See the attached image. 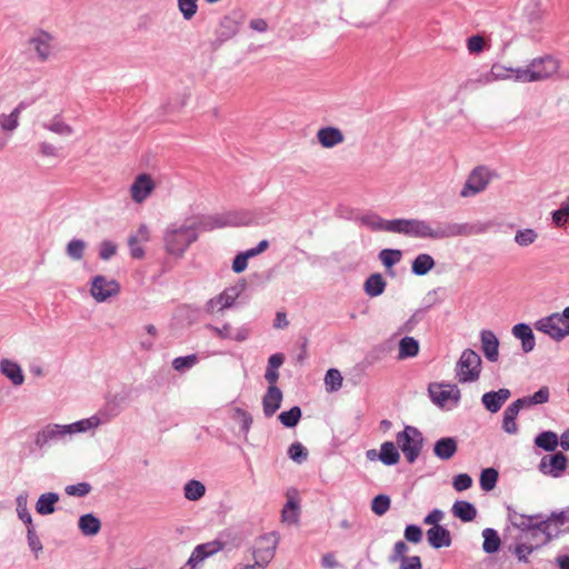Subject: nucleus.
<instances>
[{
  "mask_svg": "<svg viewBox=\"0 0 569 569\" xmlns=\"http://www.w3.org/2000/svg\"><path fill=\"white\" fill-rule=\"evenodd\" d=\"M206 493V486L198 480H189L183 487L184 498L189 501H198Z\"/></svg>",
  "mask_w": 569,
  "mask_h": 569,
  "instance_id": "58836bf2",
  "label": "nucleus"
},
{
  "mask_svg": "<svg viewBox=\"0 0 569 569\" xmlns=\"http://www.w3.org/2000/svg\"><path fill=\"white\" fill-rule=\"evenodd\" d=\"M512 335L521 340V347L525 352H530L536 346L532 329L527 323H518L512 327Z\"/></svg>",
  "mask_w": 569,
  "mask_h": 569,
  "instance_id": "bb28decb",
  "label": "nucleus"
},
{
  "mask_svg": "<svg viewBox=\"0 0 569 569\" xmlns=\"http://www.w3.org/2000/svg\"><path fill=\"white\" fill-rule=\"evenodd\" d=\"M282 401V392L277 386H269L262 399L263 413L271 417L280 408Z\"/></svg>",
  "mask_w": 569,
  "mask_h": 569,
  "instance_id": "b1692460",
  "label": "nucleus"
},
{
  "mask_svg": "<svg viewBox=\"0 0 569 569\" xmlns=\"http://www.w3.org/2000/svg\"><path fill=\"white\" fill-rule=\"evenodd\" d=\"M120 286L116 280H108L104 276H96L91 281L90 293L98 302H103L119 293Z\"/></svg>",
  "mask_w": 569,
  "mask_h": 569,
  "instance_id": "f8f14e48",
  "label": "nucleus"
},
{
  "mask_svg": "<svg viewBox=\"0 0 569 569\" xmlns=\"http://www.w3.org/2000/svg\"><path fill=\"white\" fill-rule=\"evenodd\" d=\"M17 513L18 518L28 527H32V517L28 510V498L27 495H20L17 497Z\"/></svg>",
  "mask_w": 569,
  "mask_h": 569,
  "instance_id": "79ce46f5",
  "label": "nucleus"
},
{
  "mask_svg": "<svg viewBox=\"0 0 569 569\" xmlns=\"http://www.w3.org/2000/svg\"><path fill=\"white\" fill-rule=\"evenodd\" d=\"M568 525L563 510L552 511L546 518L536 522V528L542 532L545 539L541 545H548L551 540L558 538L561 533L560 527Z\"/></svg>",
  "mask_w": 569,
  "mask_h": 569,
  "instance_id": "0eeeda50",
  "label": "nucleus"
},
{
  "mask_svg": "<svg viewBox=\"0 0 569 569\" xmlns=\"http://www.w3.org/2000/svg\"><path fill=\"white\" fill-rule=\"evenodd\" d=\"M298 490L295 488H290L287 491L288 501L283 506L281 511L282 521L289 523H296L299 519V503L297 500Z\"/></svg>",
  "mask_w": 569,
  "mask_h": 569,
  "instance_id": "4be33fe9",
  "label": "nucleus"
},
{
  "mask_svg": "<svg viewBox=\"0 0 569 569\" xmlns=\"http://www.w3.org/2000/svg\"><path fill=\"white\" fill-rule=\"evenodd\" d=\"M239 295L240 291L236 287L227 288L218 296L208 300L204 310L209 315L222 312L234 305Z\"/></svg>",
  "mask_w": 569,
  "mask_h": 569,
  "instance_id": "4468645a",
  "label": "nucleus"
},
{
  "mask_svg": "<svg viewBox=\"0 0 569 569\" xmlns=\"http://www.w3.org/2000/svg\"><path fill=\"white\" fill-rule=\"evenodd\" d=\"M288 455L297 463H301L307 460L308 451L300 442H293L288 449Z\"/></svg>",
  "mask_w": 569,
  "mask_h": 569,
  "instance_id": "6e6d98bb",
  "label": "nucleus"
},
{
  "mask_svg": "<svg viewBox=\"0 0 569 569\" xmlns=\"http://www.w3.org/2000/svg\"><path fill=\"white\" fill-rule=\"evenodd\" d=\"M516 68L493 63L490 71L483 76V82L489 83L497 80L513 79L516 81Z\"/></svg>",
  "mask_w": 569,
  "mask_h": 569,
  "instance_id": "c85d7f7f",
  "label": "nucleus"
},
{
  "mask_svg": "<svg viewBox=\"0 0 569 569\" xmlns=\"http://www.w3.org/2000/svg\"><path fill=\"white\" fill-rule=\"evenodd\" d=\"M402 252L399 249H382L379 252V260L387 268L391 269L395 264L400 262Z\"/></svg>",
  "mask_w": 569,
  "mask_h": 569,
  "instance_id": "37998d69",
  "label": "nucleus"
},
{
  "mask_svg": "<svg viewBox=\"0 0 569 569\" xmlns=\"http://www.w3.org/2000/svg\"><path fill=\"white\" fill-rule=\"evenodd\" d=\"M69 435L68 425H48L37 433L34 442L39 448H43L51 441L62 439Z\"/></svg>",
  "mask_w": 569,
  "mask_h": 569,
  "instance_id": "f3484780",
  "label": "nucleus"
},
{
  "mask_svg": "<svg viewBox=\"0 0 569 569\" xmlns=\"http://www.w3.org/2000/svg\"><path fill=\"white\" fill-rule=\"evenodd\" d=\"M400 561L399 569H422L419 556L405 557Z\"/></svg>",
  "mask_w": 569,
  "mask_h": 569,
  "instance_id": "774afa93",
  "label": "nucleus"
},
{
  "mask_svg": "<svg viewBox=\"0 0 569 569\" xmlns=\"http://www.w3.org/2000/svg\"><path fill=\"white\" fill-rule=\"evenodd\" d=\"M423 310H417L413 315L398 329V333L411 332L416 325L423 318Z\"/></svg>",
  "mask_w": 569,
  "mask_h": 569,
  "instance_id": "680f3d73",
  "label": "nucleus"
},
{
  "mask_svg": "<svg viewBox=\"0 0 569 569\" xmlns=\"http://www.w3.org/2000/svg\"><path fill=\"white\" fill-rule=\"evenodd\" d=\"M387 282L381 273L370 274L363 284V290L367 296L373 298L383 293Z\"/></svg>",
  "mask_w": 569,
  "mask_h": 569,
  "instance_id": "7c9ffc66",
  "label": "nucleus"
},
{
  "mask_svg": "<svg viewBox=\"0 0 569 569\" xmlns=\"http://www.w3.org/2000/svg\"><path fill=\"white\" fill-rule=\"evenodd\" d=\"M396 440L407 461L413 463L422 449V433L416 427L406 426L402 431L397 433Z\"/></svg>",
  "mask_w": 569,
  "mask_h": 569,
  "instance_id": "39448f33",
  "label": "nucleus"
},
{
  "mask_svg": "<svg viewBox=\"0 0 569 569\" xmlns=\"http://www.w3.org/2000/svg\"><path fill=\"white\" fill-rule=\"evenodd\" d=\"M156 189V182L149 173H139L130 186L129 192L133 202H144Z\"/></svg>",
  "mask_w": 569,
  "mask_h": 569,
  "instance_id": "9b49d317",
  "label": "nucleus"
},
{
  "mask_svg": "<svg viewBox=\"0 0 569 569\" xmlns=\"http://www.w3.org/2000/svg\"><path fill=\"white\" fill-rule=\"evenodd\" d=\"M559 443V439L553 431H543L535 439V445L546 451H553Z\"/></svg>",
  "mask_w": 569,
  "mask_h": 569,
  "instance_id": "ea45409f",
  "label": "nucleus"
},
{
  "mask_svg": "<svg viewBox=\"0 0 569 569\" xmlns=\"http://www.w3.org/2000/svg\"><path fill=\"white\" fill-rule=\"evenodd\" d=\"M317 139L323 148H333L343 142L345 136L337 127H322L317 132Z\"/></svg>",
  "mask_w": 569,
  "mask_h": 569,
  "instance_id": "412c9836",
  "label": "nucleus"
},
{
  "mask_svg": "<svg viewBox=\"0 0 569 569\" xmlns=\"http://www.w3.org/2000/svg\"><path fill=\"white\" fill-rule=\"evenodd\" d=\"M435 267L433 258L428 253L418 254L411 264V270L416 276H425Z\"/></svg>",
  "mask_w": 569,
  "mask_h": 569,
  "instance_id": "72a5a7b5",
  "label": "nucleus"
},
{
  "mask_svg": "<svg viewBox=\"0 0 569 569\" xmlns=\"http://www.w3.org/2000/svg\"><path fill=\"white\" fill-rule=\"evenodd\" d=\"M458 451V441L453 437H443L433 445V453L440 460L451 459Z\"/></svg>",
  "mask_w": 569,
  "mask_h": 569,
  "instance_id": "5701e85b",
  "label": "nucleus"
},
{
  "mask_svg": "<svg viewBox=\"0 0 569 569\" xmlns=\"http://www.w3.org/2000/svg\"><path fill=\"white\" fill-rule=\"evenodd\" d=\"M64 491L68 496L84 497L91 491V486L88 482H79L76 485L67 486Z\"/></svg>",
  "mask_w": 569,
  "mask_h": 569,
  "instance_id": "052dcab7",
  "label": "nucleus"
},
{
  "mask_svg": "<svg viewBox=\"0 0 569 569\" xmlns=\"http://www.w3.org/2000/svg\"><path fill=\"white\" fill-rule=\"evenodd\" d=\"M482 549L486 553H495L499 550L501 540L498 532L492 528H486L482 531Z\"/></svg>",
  "mask_w": 569,
  "mask_h": 569,
  "instance_id": "e433bc0d",
  "label": "nucleus"
},
{
  "mask_svg": "<svg viewBox=\"0 0 569 569\" xmlns=\"http://www.w3.org/2000/svg\"><path fill=\"white\" fill-rule=\"evenodd\" d=\"M210 218L214 229L224 228L227 226H237L241 223L240 219H238V214L234 212L214 214L210 216Z\"/></svg>",
  "mask_w": 569,
  "mask_h": 569,
  "instance_id": "c03bdc74",
  "label": "nucleus"
},
{
  "mask_svg": "<svg viewBox=\"0 0 569 569\" xmlns=\"http://www.w3.org/2000/svg\"><path fill=\"white\" fill-rule=\"evenodd\" d=\"M428 390L430 398L439 407H446L449 403L456 406L461 396L459 388L450 383L430 385Z\"/></svg>",
  "mask_w": 569,
  "mask_h": 569,
  "instance_id": "6e6552de",
  "label": "nucleus"
},
{
  "mask_svg": "<svg viewBox=\"0 0 569 569\" xmlns=\"http://www.w3.org/2000/svg\"><path fill=\"white\" fill-rule=\"evenodd\" d=\"M452 515L463 522H470L477 517L476 507L466 500L456 501L452 506Z\"/></svg>",
  "mask_w": 569,
  "mask_h": 569,
  "instance_id": "c756f323",
  "label": "nucleus"
},
{
  "mask_svg": "<svg viewBox=\"0 0 569 569\" xmlns=\"http://www.w3.org/2000/svg\"><path fill=\"white\" fill-rule=\"evenodd\" d=\"M541 515H532L527 516L522 513H518L512 508L508 507V520L512 523L513 527L520 529L521 531L526 532V536H529L530 539H536L538 537V532L540 531L537 529L536 522H532L533 520H541Z\"/></svg>",
  "mask_w": 569,
  "mask_h": 569,
  "instance_id": "2eb2a0df",
  "label": "nucleus"
},
{
  "mask_svg": "<svg viewBox=\"0 0 569 569\" xmlns=\"http://www.w3.org/2000/svg\"><path fill=\"white\" fill-rule=\"evenodd\" d=\"M178 8L186 20H191L198 10V0H178Z\"/></svg>",
  "mask_w": 569,
  "mask_h": 569,
  "instance_id": "5fc2aeb1",
  "label": "nucleus"
},
{
  "mask_svg": "<svg viewBox=\"0 0 569 569\" xmlns=\"http://www.w3.org/2000/svg\"><path fill=\"white\" fill-rule=\"evenodd\" d=\"M560 61L550 54L532 59L527 66L515 69L516 81L530 83L545 81L558 72Z\"/></svg>",
  "mask_w": 569,
  "mask_h": 569,
  "instance_id": "f03ea898",
  "label": "nucleus"
},
{
  "mask_svg": "<svg viewBox=\"0 0 569 569\" xmlns=\"http://www.w3.org/2000/svg\"><path fill=\"white\" fill-rule=\"evenodd\" d=\"M251 258L247 251L238 253L232 261V270L236 273L244 271L248 267V259Z\"/></svg>",
  "mask_w": 569,
  "mask_h": 569,
  "instance_id": "338daca9",
  "label": "nucleus"
},
{
  "mask_svg": "<svg viewBox=\"0 0 569 569\" xmlns=\"http://www.w3.org/2000/svg\"><path fill=\"white\" fill-rule=\"evenodd\" d=\"M27 539L30 549L34 552L36 557L42 550V543L36 533L34 526L27 528Z\"/></svg>",
  "mask_w": 569,
  "mask_h": 569,
  "instance_id": "0e129e2a",
  "label": "nucleus"
},
{
  "mask_svg": "<svg viewBox=\"0 0 569 569\" xmlns=\"http://www.w3.org/2000/svg\"><path fill=\"white\" fill-rule=\"evenodd\" d=\"M391 500L387 495H378L371 501V510L377 516H383L390 509Z\"/></svg>",
  "mask_w": 569,
  "mask_h": 569,
  "instance_id": "3c124183",
  "label": "nucleus"
},
{
  "mask_svg": "<svg viewBox=\"0 0 569 569\" xmlns=\"http://www.w3.org/2000/svg\"><path fill=\"white\" fill-rule=\"evenodd\" d=\"M472 478L468 473H459L453 478L452 486L457 491H463L471 487Z\"/></svg>",
  "mask_w": 569,
  "mask_h": 569,
  "instance_id": "69168bd1",
  "label": "nucleus"
},
{
  "mask_svg": "<svg viewBox=\"0 0 569 569\" xmlns=\"http://www.w3.org/2000/svg\"><path fill=\"white\" fill-rule=\"evenodd\" d=\"M521 541L517 542L512 549L513 555L518 559L519 562L527 563L529 561L528 557L533 551L538 550L543 545L540 543H532L531 541L533 539H530L529 536H521Z\"/></svg>",
  "mask_w": 569,
  "mask_h": 569,
  "instance_id": "a878e982",
  "label": "nucleus"
},
{
  "mask_svg": "<svg viewBox=\"0 0 569 569\" xmlns=\"http://www.w3.org/2000/svg\"><path fill=\"white\" fill-rule=\"evenodd\" d=\"M278 546V539L274 533L260 537L253 549L254 563L262 569L272 560Z\"/></svg>",
  "mask_w": 569,
  "mask_h": 569,
  "instance_id": "9d476101",
  "label": "nucleus"
},
{
  "mask_svg": "<svg viewBox=\"0 0 569 569\" xmlns=\"http://www.w3.org/2000/svg\"><path fill=\"white\" fill-rule=\"evenodd\" d=\"M222 548L223 543L218 540L199 545L193 549L187 563L193 569L198 563L203 561L206 558L217 553Z\"/></svg>",
  "mask_w": 569,
  "mask_h": 569,
  "instance_id": "6ab92c4d",
  "label": "nucleus"
},
{
  "mask_svg": "<svg viewBox=\"0 0 569 569\" xmlns=\"http://www.w3.org/2000/svg\"><path fill=\"white\" fill-rule=\"evenodd\" d=\"M481 350L490 362H496L499 357V340L493 331L482 330L480 332Z\"/></svg>",
  "mask_w": 569,
  "mask_h": 569,
  "instance_id": "aec40b11",
  "label": "nucleus"
},
{
  "mask_svg": "<svg viewBox=\"0 0 569 569\" xmlns=\"http://www.w3.org/2000/svg\"><path fill=\"white\" fill-rule=\"evenodd\" d=\"M456 377L460 383L475 382L481 373V358L472 349L462 351L456 363Z\"/></svg>",
  "mask_w": 569,
  "mask_h": 569,
  "instance_id": "20e7f679",
  "label": "nucleus"
},
{
  "mask_svg": "<svg viewBox=\"0 0 569 569\" xmlns=\"http://www.w3.org/2000/svg\"><path fill=\"white\" fill-rule=\"evenodd\" d=\"M53 36L42 29L36 30L29 39V44L36 51L40 61H47L53 52Z\"/></svg>",
  "mask_w": 569,
  "mask_h": 569,
  "instance_id": "ddd939ff",
  "label": "nucleus"
},
{
  "mask_svg": "<svg viewBox=\"0 0 569 569\" xmlns=\"http://www.w3.org/2000/svg\"><path fill=\"white\" fill-rule=\"evenodd\" d=\"M325 386L327 391L333 392L341 388L342 376L338 369H329L325 376Z\"/></svg>",
  "mask_w": 569,
  "mask_h": 569,
  "instance_id": "de8ad7c7",
  "label": "nucleus"
},
{
  "mask_svg": "<svg viewBox=\"0 0 569 569\" xmlns=\"http://www.w3.org/2000/svg\"><path fill=\"white\" fill-rule=\"evenodd\" d=\"M511 392L507 388H500L497 391H489L482 395L481 402L485 408L491 412H498L503 403L510 398Z\"/></svg>",
  "mask_w": 569,
  "mask_h": 569,
  "instance_id": "a211bd4d",
  "label": "nucleus"
},
{
  "mask_svg": "<svg viewBox=\"0 0 569 569\" xmlns=\"http://www.w3.org/2000/svg\"><path fill=\"white\" fill-rule=\"evenodd\" d=\"M44 129L58 136L67 137L73 133L70 124L66 123L60 116H54L49 122L42 124Z\"/></svg>",
  "mask_w": 569,
  "mask_h": 569,
  "instance_id": "4c0bfd02",
  "label": "nucleus"
},
{
  "mask_svg": "<svg viewBox=\"0 0 569 569\" xmlns=\"http://www.w3.org/2000/svg\"><path fill=\"white\" fill-rule=\"evenodd\" d=\"M101 522L92 513H87L79 519V529L84 536H94L100 531Z\"/></svg>",
  "mask_w": 569,
  "mask_h": 569,
  "instance_id": "c9c22d12",
  "label": "nucleus"
},
{
  "mask_svg": "<svg viewBox=\"0 0 569 569\" xmlns=\"http://www.w3.org/2000/svg\"><path fill=\"white\" fill-rule=\"evenodd\" d=\"M490 182L489 171L483 167H477L468 176L460 196L462 198L473 197L483 191Z\"/></svg>",
  "mask_w": 569,
  "mask_h": 569,
  "instance_id": "1a4fd4ad",
  "label": "nucleus"
},
{
  "mask_svg": "<svg viewBox=\"0 0 569 569\" xmlns=\"http://www.w3.org/2000/svg\"><path fill=\"white\" fill-rule=\"evenodd\" d=\"M379 459L386 466H393L399 462L400 455L392 441H386L381 445Z\"/></svg>",
  "mask_w": 569,
  "mask_h": 569,
  "instance_id": "f704fd0d",
  "label": "nucleus"
},
{
  "mask_svg": "<svg viewBox=\"0 0 569 569\" xmlns=\"http://www.w3.org/2000/svg\"><path fill=\"white\" fill-rule=\"evenodd\" d=\"M569 217V196L561 202L560 208L552 212V222L557 227H563Z\"/></svg>",
  "mask_w": 569,
  "mask_h": 569,
  "instance_id": "8fccbe9b",
  "label": "nucleus"
},
{
  "mask_svg": "<svg viewBox=\"0 0 569 569\" xmlns=\"http://www.w3.org/2000/svg\"><path fill=\"white\" fill-rule=\"evenodd\" d=\"M497 480L498 471L493 468H487L480 475V487L485 491H490L496 487Z\"/></svg>",
  "mask_w": 569,
  "mask_h": 569,
  "instance_id": "09e8293b",
  "label": "nucleus"
},
{
  "mask_svg": "<svg viewBox=\"0 0 569 569\" xmlns=\"http://www.w3.org/2000/svg\"><path fill=\"white\" fill-rule=\"evenodd\" d=\"M278 418L284 427H296L301 418V409L298 406H295L288 411H282Z\"/></svg>",
  "mask_w": 569,
  "mask_h": 569,
  "instance_id": "49530a36",
  "label": "nucleus"
},
{
  "mask_svg": "<svg viewBox=\"0 0 569 569\" xmlns=\"http://www.w3.org/2000/svg\"><path fill=\"white\" fill-rule=\"evenodd\" d=\"M420 345L417 339L413 337H403L399 341V348H398V359L403 360L408 358H413L419 353Z\"/></svg>",
  "mask_w": 569,
  "mask_h": 569,
  "instance_id": "2f4dec72",
  "label": "nucleus"
},
{
  "mask_svg": "<svg viewBox=\"0 0 569 569\" xmlns=\"http://www.w3.org/2000/svg\"><path fill=\"white\" fill-rule=\"evenodd\" d=\"M86 242L81 239H72L67 244V254L73 260H80L83 257Z\"/></svg>",
  "mask_w": 569,
  "mask_h": 569,
  "instance_id": "864d4df0",
  "label": "nucleus"
},
{
  "mask_svg": "<svg viewBox=\"0 0 569 569\" xmlns=\"http://www.w3.org/2000/svg\"><path fill=\"white\" fill-rule=\"evenodd\" d=\"M233 418L240 422L241 430L244 433H248L252 425L251 415L241 408H236L233 411Z\"/></svg>",
  "mask_w": 569,
  "mask_h": 569,
  "instance_id": "13d9d810",
  "label": "nucleus"
},
{
  "mask_svg": "<svg viewBox=\"0 0 569 569\" xmlns=\"http://www.w3.org/2000/svg\"><path fill=\"white\" fill-rule=\"evenodd\" d=\"M361 223L371 231H386L400 233L408 237L441 240L455 237H468L480 234L488 230L489 223H456V222H437L431 226L426 220L420 219H392L386 220L378 214H367L360 219Z\"/></svg>",
  "mask_w": 569,
  "mask_h": 569,
  "instance_id": "f257e3e1",
  "label": "nucleus"
},
{
  "mask_svg": "<svg viewBox=\"0 0 569 569\" xmlns=\"http://www.w3.org/2000/svg\"><path fill=\"white\" fill-rule=\"evenodd\" d=\"M101 423L99 417L92 416L87 419H82L76 421L73 423L68 425V429L70 430V435L86 432L90 429L97 428Z\"/></svg>",
  "mask_w": 569,
  "mask_h": 569,
  "instance_id": "a19ab883",
  "label": "nucleus"
},
{
  "mask_svg": "<svg viewBox=\"0 0 569 569\" xmlns=\"http://www.w3.org/2000/svg\"><path fill=\"white\" fill-rule=\"evenodd\" d=\"M486 42L483 37L479 34L471 36L467 39V49L470 54H478L485 50Z\"/></svg>",
  "mask_w": 569,
  "mask_h": 569,
  "instance_id": "bf43d9fd",
  "label": "nucleus"
},
{
  "mask_svg": "<svg viewBox=\"0 0 569 569\" xmlns=\"http://www.w3.org/2000/svg\"><path fill=\"white\" fill-rule=\"evenodd\" d=\"M405 539L411 543H419L422 540V529L417 525H408L405 529Z\"/></svg>",
  "mask_w": 569,
  "mask_h": 569,
  "instance_id": "e2e57ef3",
  "label": "nucleus"
},
{
  "mask_svg": "<svg viewBox=\"0 0 569 569\" xmlns=\"http://www.w3.org/2000/svg\"><path fill=\"white\" fill-rule=\"evenodd\" d=\"M59 501V495L56 492H47L38 498L36 510L39 515H51L56 510V503Z\"/></svg>",
  "mask_w": 569,
  "mask_h": 569,
  "instance_id": "473e14b6",
  "label": "nucleus"
},
{
  "mask_svg": "<svg viewBox=\"0 0 569 569\" xmlns=\"http://www.w3.org/2000/svg\"><path fill=\"white\" fill-rule=\"evenodd\" d=\"M538 239V232L532 228L520 229L515 234V242L520 247H528Z\"/></svg>",
  "mask_w": 569,
  "mask_h": 569,
  "instance_id": "a18cd8bd",
  "label": "nucleus"
},
{
  "mask_svg": "<svg viewBox=\"0 0 569 569\" xmlns=\"http://www.w3.org/2000/svg\"><path fill=\"white\" fill-rule=\"evenodd\" d=\"M568 459L562 452L545 456L539 463V470L543 475L559 478L566 471Z\"/></svg>",
  "mask_w": 569,
  "mask_h": 569,
  "instance_id": "dca6fc26",
  "label": "nucleus"
},
{
  "mask_svg": "<svg viewBox=\"0 0 569 569\" xmlns=\"http://www.w3.org/2000/svg\"><path fill=\"white\" fill-rule=\"evenodd\" d=\"M533 327L537 331L559 342L569 336V322L561 317L560 312L538 319Z\"/></svg>",
  "mask_w": 569,
  "mask_h": 569,
  "instance_id": "423d86ee",
  "label": "nucleus"
},
{
  "mask_svg": "<svg viewBox=\"0 0 569 569\" xmlns=\"http://www.w3.org/2000/svg\"><path fill=\"white\" fill-rule=\"evenodd\" d=\"M0 371L4 375L14 386H20L24 381L21 367L9 359L0 361Z\"/></svg>",
  "mask_w": 569,
  "mask_h": 569,
  "instance_id": "cd10ccee",
  "label": "nucleus"
},
{
  "mask_svg": "<svg viewBox=\"0 0 569 569\" xmlns=\"http://www.w3.org/2000/svg\"><path fill=\"white\" fill-rule=\"evenodd\" d=\"M19 127L18 110H12L9 114L0 113V128L3 131L12 132Z\"/></svg>",
  "mask_w": 569,
  "mask_h": 569,
  "instance_id": "603ef678",
  "label": "nucleus"
},
{
  "mask_svg": "<svg viewBox=\"0 0 569 569\" xmlns=\"http://www.w3.org/2000/svg\"><path fill=\"white\" fill-rule=\"evenodd\" d=\"M198 239L196 229L190 226H171L164 232V248L171 256L182 257L189 246Z\"/></svg>",
  "mask_w": 569,
  "mask_h": 569,
  "instance_id": "7ed1b4c3",
  "label": "nucleus"
},
{
  "mask_svg": "<svg viewBox=\"0 0 569 569\" xmlns=\"http://www.w3.org/2000/svg\"><path fill=\"white\" fill-rule=\"evenodd\" d=\"M429 545L435 549L449 547L451 545L450 531L442 526H433L427 530Z\"/></svg>",
  "mask_w": 569,
  "mask_h": 569,
  "instance_id": "393cba45",
  "label": "nucleus"
},
{
  "mask_svg": "<svg viewBox=\"0 0 569 569\" xmlns=\"http://www.w3.org/2000/svg\"><path fill=\"white\" fill-rule=\"evenodd\" d=\"M198 361V358L196 355H189L186 357H177L172 361V367L177 371H182L184 369L192 368Z\"/></svg>",
  "mask_w": 569,
  "mask_h": 569,
  "instance_id": "4d7b16f0",
  "label": "nucleus"
}]
</instances>
